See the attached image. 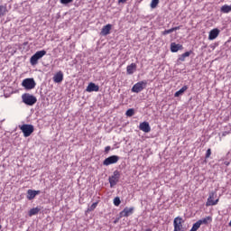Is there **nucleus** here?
Instances as JSON below:
<instances>
[{
  "label": "nucleus",
  "mask_w": 231,
  "mask_h": 231,
  "mask_svg": "<svg viewBox=\"0 0 231 231\" xmlns=\"http://www.w3.org/2000/svg\"><path fill=\"white\" fill-rule=\"evenodd\" d=\"M219 33H221V31L217 28L211 30L209 32L208 41H214L217 39V37L219 36Z\"/></svg>",
  "instance_id": "obj_10"
},
{
  "label": "nucleus",
  "mask_w": 231,
  "mask_h": 231,
  "mask_svg": "<svg viewBox=\"0 0 231 231\" xmlns=\"http://www.w3.org/2000/svg\"><path fill=\"white\" fill-rule=\"evenodd\" d=\"M215 196H216V193L214 192L209 193V196L206 203V207H214V205H217V203L219 202V199L214 200Z\"/></svg>",
  "instance_id": "obj_9"
},
{
  "label": "nucleus",
  "mask_w": 231,
  "mask_h": 231,
  "mask_svg": "<svg viewBox=\"0 0 231 231\" xmlns=\"http://www.w3.org/2000/svg\"><path fill=\"white\" fill-rule=\"evenodd\" d=\"M145 88H147V80H143L135 83L133 86L131 91L132 93H142V91L144 90Z\"/></svg>",
  "instance_id": "obj_4"
},
{
  "label": "nucleus",
  "mask_w": 231,
  "mask_h": 231,
  "mask_svg": "<svg viewBox=\"0 0 231 231\" xmlns=\"http://www.w3.org/2000/svg\"><path fill=\"white\" fill-rule=\"evenodd\" d=\"M19 129L22 130L24 138H28V136H32V134L35 129L33 128V125H19Z\"/></svg>",
  "instance_id": "obj_3"
},
{
  "label": "nucleus",
  "mask_w": 231,
  "mask_h": 231,
  "mask_svg": "<svg viewBox=\"0 0 231 231\" xmlns=\"http://www.w3.org/2000/svg\"><path fill=\"white\" fill-rule=\"evenodd\" d=\"M108 181L110 184V188L113 189V187L116 186V183L120 181V172L118 170H116L113 172V175L108 178Z\"/></svg>",
  "instance_id": "obj_5"
},
{
  "label": "nucleus",
  "mask_w": 231,
  "mask_h": 231,
  "mask_svg": "<svg viewBox=\"0 0 231 231\" xmlns=\"http://www.w3.org/2000/svg\"><path fill=\"white\" fill-rule=\"evenodd\" d=\"M183 223H185V221L181 217H175L173 220V231H181L183 229Z\"/></svg>",
  "instance_id": "obj_7"
},
{
  "label": "nucleus",
  "mask_w": 231,
  "mask_h": 231,
  "mask_svg": "<svg viewBox=\"0 0 231 231\" xmlns=\"http://www.w3.org/2000/svg\"><path fill=\"white\" fill-rule=\"evenodd\" d=\"M134 211V208H125L124 210L120 212L121 217H129L131 214Z\"/></svg>",
  "instance_id": "obj_13"
},
{
  "label": "nucleus",
  "mask_w": 231,
  "mask_h": 231,
  "mask_svg": "<svg viewBox=\"0 0 231 231\" xmlns=\"http://www.w3.org/2000/svg\"><path fill=\"white\" fill-rule=\"evenodd\" d=\"M220 12H221L222 14H230V12H231V5H224L220 8Z\"/></svg>",
  "instance_id": "obj_22"
},
{
  "label": "nucleus",
  "mask_w": 231,
  "mask_h": 231,
  "mask_svg": "<svg viewBox=\"0 0 231 231\" xmlns=\"http://www.w3.org/2000/svg\"><path fill=\"white\" fill-rule=\"evenodd\" d=\"M192 53V51H186L184 53H182L180 57H179V60H180V62H185V59H187V57H190V54Z\"/></svg>",
  "instance_id": "obj_20"
},
{
  "label": "nucleus",
  "mask_w": 231,
  "mask_h": 231,
  "mask_svg": "<svg viewBox=\"0 0 231 231\" xmlns=\"http://www.w3.org/2000/svg\"><path fill=\"white\" fill-rule=\"evenodd\" d=\"M109 151H111V146H106L105 147V152L107 154V152H109Z\"/></svg>",
  "instance_id": "obj_33"
},
{
  "label": "nucleus",
  "mask_w": 231,
  "mask_h": 231,
  "mask_svg": "<svg viewBox=\"0 0 231 231\" xmlns=\"http://www.w3.org/2000/svg\"><path fill=\"white\" fill-rule=\"evenodd\" d=\"M52 79H53V82H55V84H60V82H62L64 80V73H62V71L60 70L53 76Z\"/></svg>",
  "instance_id": "obj_12"
},
{
  "label": "nucleus",
  "mask_w": 231,
  "mask_h": 231,
  "mask_svg": "<svg viewBox=\"0 0 231 231\" xmlns=\"http://www.w3.org/2000/svg\"><path fill=\"white\" fill-rule=\"evenodd\" d=\"M187 89H189V86L187 85L183 86L179 91L175 92L174 97H181V95H183V93H185Z\"/></svg>",
  "instance_id": "obj_19"
},
{
  "label": "nucleus",
  "mask_w": 231,
  "mask_h": 231,
  "mask_svg": "<svg viewBox=\"0 0 231 231\" xmlns=\"http://www.w3.org/2000/svg\"><path fill=\"white\" fill-rule=\"evenodd\" d=\"M120 203H122V200H120V197H116L114 199V205L116 207H120Z\"/></svg>",
  "instance_id": "obj_26"
},
{
  "label": "nucleus",
  "mask_w": 231,
  "mask_h": 231,
  "mask_svg": "<svg viewBox=\"0 0 231 231\" xmlns=\"http://www.w3.org/2000/svg\"><path fill=\"white\" fill-rule=\"evenodd\" d=\"M98 206V202H94L89 208L88 210L90 212H92V210H95V208H97V207Z\"/></svg>",
  "instance_id": "obj_29"
},
{
  "label": "nucleus",
  "mask_w": 231,
  "mask_h": 231,
  "mask_svg": "<svg viewBox=\"0 0 231 231\" xmlns=\"http://www.w3.org/2000/svg\"><path fill=\"white\" fill-rule=\"evenodd\" d=\"M0 230H1V225H0Z\"/></svg>",
  "instance_id": "obj_36"
},
{
  "label": "nucleus",
  "mask_w": 231,
  "mask_h": 231,
  "mask_svg": "<svg viewBox=\"0 0 231 231\" xmlns=\"http://www.w3.org/2000/svg\"><path fill=\"white\" fill-rule=\"evenodd\" d=\"M46 55V51H38L33 54L31 59L30 62L32 66H37L39 64L40 59H42Z\"/></svg>",
  "instance_id": "obj_2"
},
{
  "label": "nucleus",
  "mask_w": 231,
  "mask_h": 231,
  "mask_svg": "<svg viewBox=\"0 0 231 231\" xmlns=\"http://www.w3.org/2000/svg\"><path fill=\"white\" fill-rule=\"evenodd\" d=\"M127 0H118V3H125Z\"/></svg>",
  "instance_id": "obj_35"
},
{
  "label": "nucleus",
  "mask_w": 231,
  "mask_h": 231,
  "mask_svg": "<svg viewBox=\"0 0 231 231\" xmlns=\"http://www.w3.org/2000/svg\"><path fill=\"white\" fill-rule=\"evenodd\" d=\"M111 28H113V25H111V23L103 26L100 32V35H103V37H106V35H109L111 33Z\"/></svg>",
  "instance_id": "obj_14"
},
{
  "label": "nucleus",
  "mask_w": 231,
  "mask_h": 231,
  "mask_svg": "<svg viewBox=\"0 0 231 231\" xmlns=\"http://www.w3.org/2000/svg\"><path fill=\"white\" fill-rule=\"evenodd\" d=\"M200 223L197 221L195 224H193L191 229L189 231H198L199 229Z\"/></svg>",
  "instance_id": "obj_25"
},
{
  "label": "nucleus",
  "mask_w": 231,
  "mask_h": 231,
  "mask_svg": "<svg viewBox=\"0 0 231 231\" xmlns=\"http://www.w3.org/2000/svg\"><path fill=\"white\" fill-rule=\"evenodd\" d=\"M181 26L172 27V32H176L177 30H180Z\"/></svg>",
  "instance_id": "obj_34"
},
{
  "label": "nucleus",
  "mask_w": 231,
  "mask_h": 231,
  "mask_svg": "<svg viewBox=\"0 0 231 231\" xmlns=\"http://www.w3.org/2000/svg\"><path fill=\"white\" fill-rule=\"evenodd\" d=\"M99 89H100V87H98V85H97V84H95L93 82H90L88 84V86L87 87L86 91L88 93H93V91L97 92V91H99Z\"/></svg>",
  "instance_id": "obj_16"
},
{
  "label": "nucleus",
  "mask_w": 231,
  "mask_h": 231,
  "mask_svg": "<svg viewBox=\"0 0 231 231\" xmlns=\"http://www.w3.org/2000/svg\"><path fill=\"white\" fill-rule=\"evenodd\" d=\"M61 5H69V3H73V0H60Z\"/></svg>",
  "instance_id": "obj_30"
},
{
  "label": "nucleus",
  "mask_w": 231,
  "mask_h": 231,
  "mask_svg": "<svg viewBox=\"0 0 231 231\" xmlns=\"http://www.w3.org/2000/svg\"><path fill=\"white\" fill-rule=\"evenodd\" d=\"M118 160H120V157H118L117 155L109 156L108 158L104 160L103 165H106V167L113 165V163H117Z\"/></svg>",
  "instance_id": "obj_8"
},
{
  "label": "nucleus",
  "mask_w": 231,
  "mask_h": 231,
  "mask_svg": "<svg viewBox=\"0 0 231 231\" xmlns=\"http://www.w3.org/2000/svg\"><path fill=\"white\" fill-rule=\"evenodd\" d=\"M140 131H143V133H151V125H149V122H143L139 125Z\"/></svg>",
  "instance_id": "obj_15"
},
{
  "label": "nucleus",
  "mask_w": 231,
  "mask_h": 231,
  "mask_svg": "<svg viewBox=\"0 0 231 231\" xmlns=\"http://www.w3.org/2000/svg\"><path fill=\"white\" fill-rule=\"evenodd\" d=\"M39 194H41V190L28 189L27 199H29V201H32V199H35V197L39 196Z\"/></svg>",
  "instance_id": "obj_11"
},
{
  "label": "nucleus",
  "mask_w": 231,
  "mask_h": 231,
  "mask_svg": "<svg viewBox=\"0 0 231 231\" xmlns=\"http://www.w3.org/2000/svg\"><path fill=\"white\" fill-rule=\"evenodd\" d=\"M38 212H41V208H33L30 209V211H29L30 217H32V216H37Z\"/></svg>",
  "instance_id": "obj_23"
},
{
  "label": "nucleus",
  "mask_w": 231,
  "mask_h": 231,
  "mask_svg": "<svg viewBox=\"0 0 231 231\" xmlns=\"http://www.w3.org/2000/svg\"><path fill=\"white\" fill-rule=\"evenodd\" d=\"M22 100L26 106H35L37 104V97L30 93L23 94Z\"/></svg>",
  "instance_id": "obj_1"
},
{
  "label": "nucleus",
  "mask_w": 231,
  "mask_h": 231,
  "mask_svg": "<svg viewBox=\"0 0 231 231\" xmlns=\"http://www.w3.org/2000/svg\"><path fill=\"white\" fill-rule=\"evenodd\" d=\"M126 116H134V108H130L125 112Z\"/></svg>",
  "instance_id": "obj_27"
},
{
  "label": "nucleus",
  "mask_w": 231,
  "mask_h": 231,
  "mask_svg": "<svg viewBox=\"0 0 231 231\" xmlns=\"http://www.w3.org/2000/svg\"><path fill=\"white\" fill-rule=\"evenodd\" d=\"M201 225H208V223L212 222V217H206L198 221Z\"/></svg>",
  "instance_id": "obj_21"
},
{
  "label": "nucleus",
  "mask_w": 231,
  "mask_h": 231,
  "mask_svg": "<svg viewBox=\"0 0 231 231\" xmlns=\"http://www.w3.org/2000/svg\"><path fill=\"white\" fill-rule=\"evenodd\" d=\"M6 12H8L6 5H0V17H5V15H6Z\"/></svg>",
  "instance_id": "obj_24"
},
{
  "label": "nucleus",
  "mask_w": 231,
  "mask_h": 231,
  "mask_svg": "<svg viewBox=\"0 0 231 231\" xmlns=\"http://www.w3.org/2000/svg\"><path fill=\"white\" fill-rule=\"evenodd\" d=\"M159 4H160V0H152L151 8H156V6H158Z\"/></svg>",
  "instance_id": "obj_28"
},
{
  "label": "nucleus",
  "mask_w": 231,
  "mask_h": 231,
  "mask_svg": "<svg viewBox=\"0 0 231 231\" xmlns=\"http://www.w3.org/2000/svg\"><path fill=\"white\" fill-rule=\"evenodd\" d=\"M136 71V63H132L126 67L127 75H133Z\"/></svg>",
  "instance_id": "obj_18"
},
{
  "label": "nucleus",
  "mask_w": 231,
  "mask_h": 231,
  "mask_svg": "<svg viewBox=\"0 0 231 231\" xmlns=\"http://www.w3.org/2000/svg\"><path fill=\"white\" fill-rule=\"evenodd\" d=\"M180 50H183V45L176 42L171 43V51L172 53H177V51H180Z\"/></svg>",
  "instance_id": "obj_17"
},
{
  "label": "nucleus",
  "mask_w": 231,
  "mask_h": 231,
  "mask_svg": "<svg viewBox=\"0 0 231 231\" xmlns=\"http://www.w3.org/2000/svg\"><path fill=\"white\" fill-rule=\"evenodd\" d=\"M22 86L24 89H33L37 84L35 83V79L29 78L23 80Z\"/></svg>",
  "instance_id": "obj_6"
},
{
  "label": "nucleus",
  "mask_w": 231,
  "mask_h": 231,
  "mask_svg": "<svg viewBox=\"0 0 231 231\" xmlns=\"http://www.w3.org/2000/svg\"><path fill=\"white\" fill-rule=\"evenodd\" d=\"M172 28L171 29H169V30H165L163 31L162 33V35H169V33H172Z\"/></svg>",
  "instance_id": "obj_31"
},
{
  "label": "nucleus",
  "mask_w": 231,
  "mask_h": 231,
  "mask_svg": "<svg viewBox=\"0 0 231 231\" xmlns=\"http://www.w3.org/2000/svg\"><path fill=\"white\" fill-rule=\"evenodd\" d=\"M210 154H212V150L209 148L207 150L206 158H210Z\"/></svg>",
  "instance_id": "obj_32"
}]
</instances>
